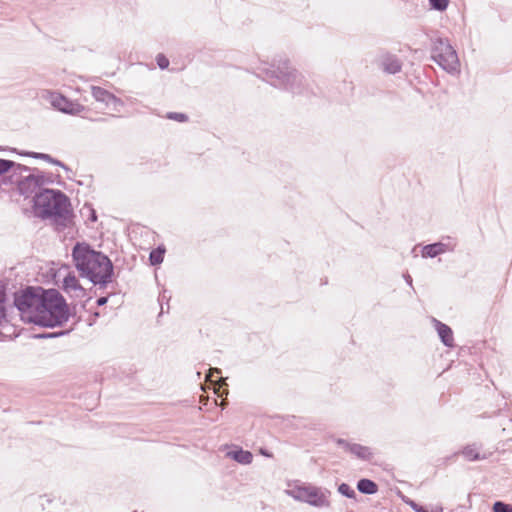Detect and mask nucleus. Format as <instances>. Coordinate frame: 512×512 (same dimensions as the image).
I'll list each match as a JSON object with an SVG mask.
<instances>
[{
	"instance_id": "nucleus-1",
	"label": "nucleus",
	"mask_w": 512,
	"mask_h": 512,
	"mask_svg": "<svg viewBox=\"0 0 512 512\" xmlns=\"http://www.w3.org/2000/svg\"><path fill=\"white\" fill-rule=\"evenodd\" d=\"M72 260L81 278L99 289H106L116 277L112 260L87 242H76L71 251Z\"/></svg>"
},
{
	"instance_id": "nucleus-2",
	"label": "nucleus",
	"mask_w": 512,
	"mask_h": 512,
	"mask_svg": "<svg viewBox=\"0 0 512 512\" xmlns=\"http://www.w3.org/2000/svg\"><path fill=\"white\" fill-rule=\"evenodd\" d=\"M34 215L53 224L67 227L72 220L73 209L70 198L58 189H42L32 197Z\"/></svg>"
},
{
	"instance_id": "nucleus-3",
	"label": "nucleus",
	"mask_w": 512,
	"mask_h": 512,
	"mask_svg": "<svg viewBox=\"0 0 512 512\" xmlns=\"http://www.w3.org/2000/svg\"><path fill=\"white\" fill-rule=\"evenodd\" d=\"M259 71L265 80L275 88L283 89L295 95L309 96L314 94L304 76L290 66V60L285 55H277L272 62L265 63Z\"/></svg>"
},
{
	"instance_id": "nucleus-4",
	"label": "nucleus",
	"mask_w": 512,
	"mask_h": 512,
	"mask_svg": "<svg viewBox=\"0 0 512 512\" xmlns=\"http://www.w3.org/2000/svg\"><path fill=\"white\" fill-rule=\"evenodd\" d=\"M40 293L36 325L42 328L62 327L72 316V312L63 295L55 288L45 289L37 286Z\"/></svg>"
},
{
	"instance_id": "nucleus-5",
	"label": "nucleus",
	"mask_w": 512,
	"mask_h": 512,
	"mask_svg": "<svg viewBox=\"0 0 512 512\" xmlns=\"http://www.w3.org/2000/svg\"><path fill=\"white\" fill-rule=\"evenodd\" d=\"M35 171H38V168L15 162L14 168L10 174L1 179V183L15 185L20 195L29 198L40 191L38 175Z\"/></svg>"
},
{
	"instance_id": "nucleus-6",
	"label": "nucleus",
	"mask_w": 512,
	"mask_h": 512,
	"mask_svg": "<svg viewBox=\"0 0 512 512\" xmlns=\"http://www.w3.org/2000/svg\"><path fill=\"white\" fill-rule=\"evenodd\" d=\"M285 492L294 500L307 503L316 508L330 506L328 499L330 491L312 484L300 483L297 481L295 485L287 489Z\"/></svg>"
},
{
	"instance_id": "nucleus-7",
	"label": "nucleus",
	"mask_w": 512,
	"mask_h": 512,
	"mask_svg": "<svg viewBox=\"0 0 512 512\" xmlns=\"http://www.w3.org/2000/svg\"><path fill=\"white\" fill-rule=\"evenodd\" d=\"M37 286H27L14 294V306L19 311L21 319L26 323H37V310L40 293L36 292Z\"/></svg>"
},
{
	"instance_id": "nucleus-8",
	"label": "nucleus",
	"mask_w": 512,
	"mask_h": 512,
	"mask_svg": "<svg viewBox=\"0 0 512 512\" xmlns=\"http://www.w3.org/2000/svg\"><path fill=\"white\" fill-rule=\"evenodd\" d=\"M432 59L449 73L458 71L460 65L458 55L450 43L443 38H437L434 41Z\"/></svg>"
},
{
	"instance_id": "nucleus-9",
	"label": "nucleus",
	"mask_w": 512,
	"mask_h": 512,
	"mask_svg": "<svg viewBox=\"0 0 512 512\" xmlns=\"http://www.w3.org/2000/svg\"><path fill=\"white\" fill-rule=\"evenodd\" d=\"M50 102L54 109L68 115H78L86 109L84 105L58 92L51 93Z\"/></svg>"
},
{
	"instance_id": "nucleus-10",
	"label": "nucleus",
	"mask_w": 512,
	"mask_h": 512,
	"mask_svg": "<svg viewBox=\"0 0 512 512\" xmlns=\"http://www.w3.org/2000/svg\"><path fill=\"white\" fill-rule=\"evenodd\" d=\"M335 443L338 447L343 448L346 452H349L360 460L369 461L373 456L371 449L367 446L358 443H350L343 438H337Z\"/></svg>"
},
{
	"instance_id": "nucleus-11",
	"label": "nucleus",
	"mask_w": 512,
	"mask_h": 512,
	"mask_svg": "<svg viewBox=\"0 0 512 512\" xmlns=\"http://www.w3.org/2000/svg\"><path fill=\"white\" fill-rule=\"evenodd\" d=\"M91 93L97 102L104 103L107 107L113 105V109L116 111H118V107L124 105L122 99L100 86H91Z\"/></svg>"
},
{
	"instance_id": "nucleus-12",
	"label": "nucleus",
	"mask_w": 512,
	"mask_h": 512,
	"mask_svg": "<svg viewBox=\"0 0 512 512\" xmlns=\"http://www.w3.org/2000/svg\"><path fill=\"white\" fill-rule=\"evenodd\" d=\"M433 322L442 343L447 347H452L454 342L452 329L435 318Z\"/></svg>"
},
{
	"instance_id": "nucleus-13",
	"label": "nucleus",
	"mask_w": 512,
	"mask_h": 512,
	"mask_svg": "<svg viewBox=\"0 0 512 512\" xmlns=\"http://www.w3.org/2000/svg\"><path fill=\"white\" fill-rule=\"evenodd\" d=\"M227 455L234 461L242 465H248L253 460V454L249 450H244L240 446H235Z\"/></svg>"
},
{
	"instance_id": "nucleus-14",
	"label": "nucleus",
	"mask_w": 512,
	"mask_h": 512,
	"mask_svg": "<svg viewBox=\"0 0 512 512\" xmlns=\"http://www.w3.org/2000/svg\"><path fill=\"white\" fill-rule=\"evenodd\" d=\"M449 250V245L442 242H435L432 244L425 245L422 249V257L434 258L440 254L445 253Z\"/></svg>"
},
{
	"instance_id": "nucleus-15",
	"label": "nucleus",
	"mask_w": 512,
	"mask_h": 512,
	"mask_svg": "<svg viewBox=\"0 0 512 512\" xmlns=\"http://www.w3.org/2000/svg\"><path fill=\"white\" fill-rule=\"evenodd\" d=\"M356 488L360 493L365 495H373L378 492V484L369 478L359 479Z\"/></svg>"
},
{
	"instance_id": "nucleus-16",
	"label": "nucleus",
	"mask_w": 512,
	"mask_h": 512,
	"mask_svg": "<svg viewBox=\"0 0 512 512\" xmlns=\"http://www.w3.org/2000/svg\"><path fill=\"white\" fill-rule=\"evenodd\" d=\"M165 252H166V249H165L164 245H162V244L157 246L156 248L152 249L149 254V258H148L150 265L151 266L160 265L164 260Z\"/></svg>"
},
{
	"instance_id": "nucleus-17",
	"label": "nucleus",
	"mask_w": 512,
	"mask_h": 512,
	"mask_svg": "<svg viewBox=\"0 0 512 512\" xmlns=\"http://www.w3.org/2000/svg\"><path fill=\"white\" fill-rule=\"evenodd\" d=\"M79 283L80 282L75 274L73 272H68L62 280L61 288L65 293L71 295L72 289H74Z\"/></svg>"
},
{
	"instance_id": "nucleus-18",
	"label": "nucleus",
	"mask_w": 512,
	"mask_h": 512,
	"mask_svg": "<svg viewBox=\"0 0 512 512\" xmlns=\"http://www.w3.org/2000/svg\"><path fill=\"white\" fill-rule=\"evenodd\" d=\"M402 69V61L395 55H386V73L396 74Z\"/></svg>"
},
{
	"instance_id": "nucleus-19",
	"label": "nucleus",
	"mask_w": 512,
	"mask_h": 512,
	"mask_svg": "<svg viewBox=\"0 0 512 512\" xmlns=\"http://www.w3.org/2000/svg\"><path fill=\"white\" fill-rule=\"evenodd\" d=\"M38 175L39 187L40 190L46 189L44 186L47 184L55 183L56 176L51 172H45L38 168V171H35ZM57 178H60V175H57Z\"/></svg>"
},
{
	"instance_id": "nucleus-20",
	"label": "nucleus",
	"mask_w": 512,
	"mask_h": 512,
	"mask_svg": "<svg viewBox=\"0 0 512 512\" xmlns=\"http://www.w3.org/2000/svg\"><path fill=\"white\" fill-rule=\"evenodd\" d=\"M73 329H62L54 332H41L32 335L34 339H53L68 335Z\"/></svg>"
},
{
	"instance_id": "nucleus-21",
	"label": "nucleus",
	"mask_w": 512,
	"mask_h": 512,
	"mask_svg": "<svg viewBox=\"0 0 512 512\" xmlns=\"http://www.w3.org/2000/svg\"><path fill=\"white\" fill-rule=\"evenodd\" d=\"M6 291L4 288H0V326L3 323L8 322L7 320V309H6Z\"/></svg>"
},
{
	"instance_id": "nucleus-22",
	"label": "nucleus",
	"mask_w": 512,
	"mask_h": 512,
	"mask_svg": "<svg viewBox=\"0 0 512 512\" xmlns=\"http://www.w3.org/2000/svg\"><path fill=\"white\" fill-rule=\"evenodd\" d=\"M461 453L468 461H476L481 459L480 454L475 445H467L466 447L463 448Z\"/></svg>"
},
{
	"instance_id": "nucleus-23",
	"label": "nucleus",
	"mask_w": 512,
	"mask_h": 512,
	"mask_svg": "<svg viewBox=\"0 0 512 512\" xmlns=\"http://www.w3.org/2000/svg\"><path fill=\"white\" fill-rule=\"evenodd\" d=\"M15 166V161L0 158V180L10 174L11 170Z\"/></svg>"
},
{
	"instance_id": "nucleus-24",
	"label": "nucleus",
	"mask_w": 512,
	"mask_h": 512,
	"mask_svg": "<svg viewBox=\"0 0 512 512\" xmlns=\"http://www.w3.org/2000/svg\"><path fill=\"white\" fill-rule=\"evenodd\" d=\"M337 490L342 496H344L346 498H349V499L357 498V494H356L355 490L348 483L342 482L341 484L338 485Z\"/></svg>"
},
{
	"instance_id": "nucleus-25",
	"label": "nucleus",
	"mask_w": 512,
	"mask_h": 512,
	"mask_svg": "<svg viewBox=\"0 0 512 512\" xmlns=\"http://www.w3.org/2000/svg\"><path fill=\"white\" fill-rule=\"evenodd\" d=\"M93 288H90L89 290L85 289L80 283L72 289L73 294L71 293V297H77V298H84L87 296V301L91 300L92 297L88 296V292L92 291Z\"/></svg>"
},
{
	"instance_id": "nucleus-26",
	"label": "nucleus",
	"mask_w": 512,
	"mask_h": 512,
	"mask_svg": "<svg viewBox=\"0 0 512 512\" xmlns=\"http://www.w3.org/2000/svg\"><path fill=\"white\" fill-rule=\"evenodd\" d=\"M429 5L431 9L443 12L447 9L449 5V0H429Z\"/></svg>"
},
{
	"instance_id": "nucleus-27",
	"label": "nucleus",
	"mask_w": 512,
	"mask_h": 512,
	"mask_svg": "<svg viewBox=\"0 0 512 512\" xmlns=\"http://www.w3.org/2000/svg\"><path fill=\"white\" fill-rule=\"evenodd\" d=\"M166 118L180 123L187 122L189 119L188 115L182 112H168Z\"/></svg>"
},
{
	"instance_id": "nucleus-28",
	"label": "nucleus",
	"mask_w": 512,
	"mask_h": 512,
	"mask_svg": "<svg viewBox=\"0 0 512 512\" xmlns=\"http://www.w3.org/2000/svg\"><path fill=\"white\" fill-rule=\"evenodd\" d=\"M493 512H512V505L502 501L493 504Z\"/></svg>"
},
{
	"instance_id": "nucleus-29",
	"label": "nucleus",
	"mask_w": 512,
	"mask_h": 512,
	"mask_svg": "<svg viewBox=\"0 0 512 512\" xmlns=\"http://www.w3.org/2000/svg\"><path fill=\"white\" fill-rule=\"evenodd\" d=\"M12 151L18 153L21 156L31 157V158L40 159V160H43V156L46 155V153L34 152V151H26V150L17 151L15 148L12 149Z\"/></svg>"
},
{
	"instance_id": "nucleus-30",
	"label": "nucleus",
	"mask_w": 512,
	"mask_h": 512,
	"mask_svg": "<svg viewBox=\"0 0 512 512\" xmlns=\"http://www.w3.org/2000/svg\"><path fill=\"white\" fill-rule=\"evenodd\" d=\"M156 63L161 70H165L169 66V59L162 53L156 56Z\"/></svg>"
},
{
	"instance_id": "nucleus-31",
	"label": "nucleus",
	"mask_w": 512,
	"mask_h": 512,
	"mask_svg": "<svg viewBox=\"0 0 512 512\" xmlns=\"http://www.w3.org/2000/svg\"><path fill=\"white\" fill-rule=\"evenodd\" d=\"M55 162H56V163H54L55 166L61 167L68 173H73L72 169L69 166H67L64 162L60 161L57 158H56Z\"/></svg>"
},
{
	"instance_id": "nucleus-32",
	"label": "nucleus",
	"mask_w": 512,
	"mask_h": 512,
	"mask_svg": "<svg viewBox=\"0 0 512 512\" xmlns=\"http://www.w3.org/2000/svg\"><path fill=\"white\" fill-rule=\"evenodd\" d=\"M110 295L107 296H101L96 300V305L101 307L108 303Z\"/></svg>"
},
{
	"instance_id": "nucleus-33",
	"label": "nucleus",
	"mask_w": 512,
	"mask_h": 512,
	"mask_svg": "<svg viewBox=\"0 0 512 512\" xmlns=\"http://www.w3.org/2000/svg\"><path fill=\"white\" fill-rule=\"evenodd\" d=\"M88 219L91 222H96L97 219H98L97 213H96V211L93 208H90Z\"/></svg>"
},
{
	"instance_id": "nucleus-34",
	"label": "nucleus",
	"mask_w": 512,
	"mask_h": 512,
	"mask_svg": "<svg viewBox=\"0 0 512 512\" xmlns=\"http://www.w3.org/2000/svg\"><path fill=\"white\" fill-rule=\"evenodd\" d=\"M410 505L416 512H428L424 507L417 505L413 501L410 502Z\"/></svg>"
},
{
	"instance_id": "nucleus-35",
	"label": "nucleus",
	"mask_w": 512,
	"mask_h": 512,
	"mask_svg": "<svg viewBox=\"0 0 512 512\" xmlns=\"http://www.w3.org/2000/svg\"><path fill=\"white\" fill-rule=\"evenodd\" d=\"M43 160L50 163V164H53L56 163L55 160L56 158L52 157L50 154H47L45 156H43Z\"/></svg>"
},
{
	"instance_id": "nucleus-36",
	"label": "nucleus",
	"mask_w": 512,
	"mask_h": 512,
	"mask_svg": "<svg viewBox=\"0 0 512 512\" xmlns=\"http://www.w3.org/2000/svg\"><path fill=\"white\" fill-rule=\"evenodd\" d=\"M404 278L408 285L412 286V277L409 274L404 275Z\"/></svg>"
},
{
	"instance_id": "nucleus-37",
	"label": "nucleus",
	"mask_w": 512,
	"mask_h": 512,
	"mask_svg": "<svg viewBox=\"0 0 512 512\" xmlns=\"http://www.w3.org/2000/svg\"><path fill=\"white\" fill-rule=\"evenodd\" d=\"M378 65L380 68H382L384 70V60L383 59L378 60Z\"/></svg>"
},
{
	"instance_id": "nucleus-38",
	"label": "nucleus",
	"mask_w": 512,
	"mask_h": 512,
	"mask_svg": "<svg viewBox=\"0 0 512 512\" xmlns=\"http://www.w3.org/2000/svg\"><path fill=\"white\" fill-rule=\"evenodd\" d=\"M262 454H263L264 456H266V457H271V456H272V453H271V452H269V451H267V450H264V451L262 452Z\"/></svg>"
},
{
	"instance_id": "nucleus-39",
	"label": "nucleus",
	"mask_w": 512,
	"mask_h": 512,
	"mask_svg": "<svg viewBox=\"0 0 512 512\" xmlns=\"http://www.w3.org/2000/svg\"><path fill=\"white\" fill-rule=\"evenodd\" d=\"M76 183H77L78 185H84V184H85V182H84V181H81V180H77V181H76Z\"/></svg>"
},
{
	"instance_id": "nucleus-40",
	"label": "nucleus",
	"mask_w": 512,
	"mask_h": 512,
	"mask_svg": "<svg viewBox=\"0 0 512 512\" xmlns=\"http://www.w3.org/2000/svg\"><path fill=\"white\" fill-rule=\"evenodd\" d=\"M93 316H94V318H97V317H99V316H100V313H99V312H95V313L93 314Z\"/></svg>"
},
{
	"instance_id": "nucleus-41",
	"label": "nucleus",
	"mask_w": 512,
	"mask_h": 512,
	"mask_svg": "<svg viewBox=\"0 0 512 512\" xmlns=\"http://www.w3.org/2000/svg\"><path fill=\"white\" fill-rule=\"evenodd\" d=\"M106 119L105 118H98L96 119V121H99V122H104Z\"/></svg>"
},
{
	"instance_id": "nucleus-42",
	"label": "nucleus",
	"mask_w": 512,
	"mask_h": 512,
	"mask_svg": "<svg viewBox=\"0 0 512 512\" xmlns=\"http://www.w3.org/2000/svg\"><path fill=\"white\" fill-rule=\"evenodd\" d=\"M214 371H215L216 373H218V374H220V373H221V370H220L219 368H214Z\"/></svg>"
},
{
	"instance_id": "nucleus-43",
	"label": "nucleus",
	"mask_w": 512,
	"mask_h": 512,
	"mask_svg": "<svg viewBox=\"0 0 512 512\" xmlns=\"http://www.w3.org/2000/svg\"><path fill=\"white\" fill-rule=\"evenodd\" d=\"M164 312V308H163V305L161 304V312L159 314V316Z\"/></svg>"
}]
</instances>
